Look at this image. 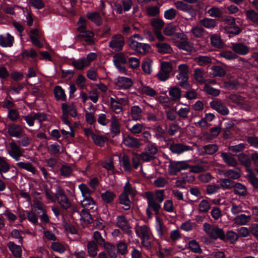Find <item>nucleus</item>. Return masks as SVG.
I'll use <instances>...</instances> for the list:
<instances>
[{
	"instance_id": "f257e3e1",
	"label": "nucleus",
	"mask_w": 258,
	"mask_h": 258,
	"mask_svg": "<svg viewBox=\"0 0 258 258\" xmlns=\"http://www.w3.org/2000/svg\"><path fill=\"white\" fill-rule=\"evenodd\" d=\"M204 228L207 234L211 238L214 239L220 238L223 240H225V233L223 229L207 223L204 224Z\"/></svg>"
},
{
	"instance_id": "f03ea898",
	"label": "nucleus",
	"mask_w": 258,
	"mask_h": 258,
	"mask_svg": "<svg viewBox=\"0 0 258 258\" xmlns=\"http://www.w3.org/2000/svg\"><path fill=\"white\" fill-rule=\"evenodd\" d=\"M62 115L61 116L62 121L66 124L70 125L71 122L69 120V113L70 115L75 117L77 116V109L75 106H69L66 103H62L61 105Z\"/></svg>"
},
{
	"instance_id": "7ed1b4c3",
	"label": "nucleus",
	"mask_w": 258,
	"mask_h": 258,
	"mask_svg": "<svg viewBox=\"0 0 258 258\" xmlns=\"http://www.w3.org/2000/svg\"><path fill=\"white\" fill-rule=\"evenodd\" d=\"M150 24L153 28L154 32L159 41H164L166 38L162 35L161 30L164 26V22L160 18H152L150 21Z\"/></svg>"
},
{
	"instance_id": "20e7f679",
	"label": "nucleus",
	"mask_w": 258,
	"mask_h": 258,
	"mask_svg": "<svg viewBox=\"0 0 258 258\" xmlns=\"http://www.w3.org/2000/svg\"><path fill=\"white\" fill-rule=\"evenodd\" d=\"M169 165V174L176 175L181 170L187 169L190 167L186 161H173L170 160Z\"/></svg>"
},
{
	"instance_id": "39448f33",
	"label": "nucleus",
	"mask_w": 258,
	"mask_h": 258,
	"mask_svg": "<svg viewBox=\"0 0 258 258\" xmlns=\"http://www.w3.org/2000/svg\"><path fill=\"white\" fill-rule=\"evenodd\" d=\"M130 47L142 55H145L149 53L151 49L149 44L138 42L132 38L130 39Z\"/></svg>"
},
{
	"instance_id": "423d86ee",
	"label": "nucleus",
	"mask_w": 258,
	"mask_h": 258,
	"mask_svg": "<svg viewBox=\"0 0 258 258\" xmlns=\"http://www.w3.org/2000/svg\"><path fill=\"white\" fill-rule=\"evenodd\" d=\"M234 22V18L227 16V33L229 34V37L237 35L241 31V28L235 24H233Z\"/></svg>"
},
{
	"instance_id": "0eeeda50",
	"label": "nucleus",
	"mask_w": 258,
	"mask_h": 258,
	"mask_svg": "<svg viewBox=\"0 0 258 258\" xmlns=\"http://www.w3.org/2000/svg\"><path fill=\"white\" fill-rule=\"evenodd\" d=\"M124 44V38L120 34L113 36L110 41L109 46L115 51H119L122 49Z\"/></svg>"
},
{
	"instance_id": "6e6552de",
	"label": "nucleus",
	"mask_w": 258,
	"mask_h": 258,
	"mask_svg": "<svg viewBox=\"0 0 258 258\" xmlns=\"http://www.w3.org/2000/svg\"><path fill=\"white\" fill-rule=\"evenodd\" d=\"M146 198L148 200V208L152 209L155 212L156 215L159 214V211L161 208L159 204L157 203L155 201L154 195L150 191L146 192Z\"/></svg>"
},
{
	"instance_id": "1a4fd4ad",
	"label": "nucleus",
	"mask_w": 258,
	"mask_h": 258,
	"mask_svg": "<svg viewBox=\"0 0 258 258\" xmlns=\"http://www.w3.org/2000/svg\"><path fill=\"white\" fill-rule=\"evenodd\" d=\"M233 188L234 192L239 196H245L247 195V189L244 185L240 183H232L227 179V188Z\"/></svg>"
},
{
	"instance_id": "9d476101",
	"label": "nucleus",
	"mask_w": 258,
	"mask_h": 258,
	"mask_svg": "<svg viewBox=\"0 0 258 258\" xmlns=\"http://www.w3.org/2000/svg\"><path fill=\"white\" fill-rule=\"evenodd\" d=\"M8 133L11 137H18L23 133V129L20 125L9 124L8 126Z\"/></svg>"
},
{
	"instance_id": "9b49d317",
	"label": "nucleus",
	"mask_w": 258,
	"mask_h": 258,
	"mask_svg": "<svg viewBox=\"0 0 258 258\" xmlns=\"http://www.w3.org/2000/svg\"><path fill=\"white\" fill-rule=\"evenodd\" d=\"M22 245H17L13 241H10L7 244L9 250L12 252L13 255L16 258H21L22 256Z\"/></svg>"
},
{
	"instance_id": "f8f14e48",
	"label": "nucleus",
	"mask_w": 258,
	"mask_h": 258,
	"mask_svg": "<svg viewBox=\"0 0 258 258\" xmlns=\"http://www.w3.org/2000/svg\"><path fill=\"white\" fill-rule=\"evenodd\" d=\"M232 49L235 53L242 55H246L249 52V48L242 43H232Z\"/></svg>"
},
{
	"instance_id": "ddd939ff",
	"label": "nucleus",
	"mask_w": 258,
	"mask_h": 258,
	"mask_svg": "<svg viewBox=\"0 0 258 258\" xmlns=\"http://www.w3.org/2000/svg\"><path fill=\"white\" fill-rule=\"evenodd\" d=\"M117 225L122 230L131 233L130 226L124 216H119L117 218Z\"/></svg>"
},
{
	"instance_id": "4468645a",
	"label": "nucleus",
	"mask_w": 258,
	"mask_h": 258,
	"mask_svg": "<svg viewBox=\"0 0 258 258\" xmlns=\"http://www.w3.org/2000/svg\"><path fill=\"white\" fill-rule=\"evenodd\" d=\"M149 230V227L146 225L140 227L142 243L144 245L148 246L150 244V242L149 241L150 238Z\"/></svg>"
},
{
	"instance_id": "2eb2a0df",
	"label": "nucleus",
	"mask_w": 258,
	"mask_h": 258,
	"mask_svg": "<svg viewBox=\"0 0 258 258\" xmlns=\"http://www.w3.org/2000/svg\"><path fill=\"white\" fill-rule=\"evenodd\" d=\"M133 83L132 79L121 77L118 78L116 85L119 88L126 89L130 88L132 86Z\"/></svg>"
},
{
	"instance_id": "dca6fc26",
	"label": "nucleus",
	"mask_w": 258,
	"mask_h": 258,
	"mask_svg": "<svg viewBox=\"0 0 258 258\" xmlns=\"http://www.w3.org/2000/svg\"><path fill=\"white\" fill-rule=\"evenodd\" d=\"M172 152L176 154H180L184 151L189 150L190 147L188 146L184 145L182 144H173L169 147Z\"/></svg>"
},
{
	"instance_id": "f3484780",
	"label": "nucleus",
	"mask_w": 258,
	"mask_h": 258,
	"mask_svg": "<svg viewBox=\"0 0 258 258\" xmlns=\"http://www.w3.org/2000/svg\"><path fill=\"white\" fill-rule=\"evenodd\" d=\"M10 145L11 148L10 154L16 160H18L19 158L22 156V152L20 148L15 142L10 143Z\"/></svg>"
},
{
	"instance_id": "a211bd4d",
	"label": "nucleus",
	"mask_w": 258,
	"mask_h": 258,
	"mask_svg": "<svg viewBox=\"0 0 258 258\" xmlns=\"http://www.w3.org/2000/svg\"><path fill=\"white\" fill-rule=\"evenodd\" d=\"M158 48V51L162 54H170L172 52V49L170 45L166 43L159 42L156 44Z\"/></svg>"
},
{
	"instance_id": "6ab92c4d",
	"label": "nucleus",
	"mask_w": 258,
	"mask_h": 258,
	"mask_svg": "<svg viewBox=\"0 0 258 258\" xmlns=\"http://www.w3.org/2000/svg\"><path fill=\"white\" fill-rule=\"evenodd\" d=\"M14 39L9 33L7 34V36L0 35V45L3 47H11L13 44Z\"/></svg>"
},
{
	"instance_id": "aec40b11",
	"label": "nucleus",
	"mask_w": 258,
	"mask_h": 258,
	"mask_svg": "<svg viewBox=\"0 0 258 258\" xmlns=\"http://www.w3.org/2000/svg\"><path fill=\"white\" fill-rule=\"evenodd\" d=\"M124 144L131 148H138L140 146L139 140L136 138L127 136L123 139Z\"/></svg>"
},
{
	"instance_id": "412c9836",
	"label": "nucleus",
	"mask_w": 258,
	"mask_h": 258,
	"mask_svg": "<svg viewBox=\"0 0 258 258\" xmlns=\"http://www.w3.org/2000/svg\"><path fill=\"white\" fill-rule=\"evenodd\" d=\"M174 5L177 9L181 11L187 12L189 13H192L194 12L192 6L186 4L182 1H177L174 3Z\"/></svg>"
},
{
	"instance_id": "4be33fe9",
	"label": "nucleus",
	"mask_w": 258,
	"mask_h": 258,
	"mask_svg": "<svg viewBox=\"0 0 258 258\" xmlns=\"http://www.w3.org/2000/svg\"><path fill=\"white\" fill-rule=\"evenodd\" d=\"M247 174L246 178L248 181L252 185L253 187L255 189L258 188V178L255 176L252 170L250 169H246Z\"/></svg>"
},
{
	"instance_id": "5701e85b",
	"label": "nucleus",
	"mask_w": 258,
	"mask_h": 258,
	"mask_svg": "<svg viewBox=\"0 0 258 258\" xmlns=\"http://www.w3.org/2000/svg\"><path fill=\"white\" fill-rule=\"evenodd\" d=\"M111 132L114 136L120 133V124L115 116H112L111 119Z\"/></svg>"
},
{
	"instance_id": "b1692460",
	"label": "nucleus",
	"mask_w": 258,
	"mask_h": 258,
	"mask_svg": "<svg viewBox=\"0 0 258 258\" xmlns=\"http://www.w3.org/2000/svg\"><path fill=\"white\" fill-rule=\"evenodd\" d=\"M251 218L250 215L240 214L234 218V221L237 225H243L249 222Z\"/></svg>"
},
{
	"instance_id": "393cba45",
	"label": "nucleus",
	"mask_w": 258,
	"mask_h": 258,
	"mask_svg": "<svg viewBox=\"0 0 258 258\" xmlns=\"http://www.w3.org/2000/svg\"><path fill=\"white\" fill-rule=\"evenodd\" d=\"M218 150V147L214 144L204 146L201 150L200 155L213 154Z\"/></svg>"
},
{
	"instance_id": "a878e982",
	"label": "nucleus",
	"mask_w": 258,
	"mask_h": 258,
	"mask_svg": "<svg viewBox=\"0 0 258 258\" xmlns=\"http://www.w3.org/2000/svg\"><path fill=\"white\" fill-rule=\"evenodd\" d=\"M87 18L98 25H100L102 23V19L98 12L88 13L86 15Z\"/></svg>"
},
{
	"instance_id": "bb28decb",
	"label": "nucleus",
	"mask_w": 258,
	"mask_h": 258,
	"mask_svg": "<svg viewBox=\"0 0 258 258\" xmlns=\"http://www.w3.org/2000/svg\"><path fill=\"white\" fill-rule=\"evenodd\" d=\"M212 108L223 115L226 114V108L220 101H213L210 103Z\"/></svg>"
},
{
	"instance_id": "cd10ccee",
	"label": "nucleus",
	"mask_w": 258,
	"mask_h": 258,
	"mask_svg": "<svg viewBox=\"0 0 258 258\" xmlns=\"http://www.w3.org/2000/svg\"><path fill=\"white\" fill-rule=\"evenodd\" d=\"M171 100L173 101H179L181 98V92L179 88L177 87H171L169 91Z\"/></svg>"
},
{
	"instance_id": "c85d7f7f",
	"label": "nucleus",
	"mask_w": 258,
	"mask_h": 258,
	"mask_svg": "<svg viewBox=\"0 0 258 258\" xmlns=\"http://www.w3.org/2000/svg\"><path fill=\"white\" fill-rule=\"evenodd\" d=\"M101 197L105 203L109 204L113 201L116 195L113 192L107 190L101 194Z\"/></svg>"
},
{
	"instance_id": "c756f323",
	"label": "nucleus",
	"mask_w": 258,
	"mask_h": 258,
	"mask_svg": "<svg viewBox=\"0 0 258 258\" xmlns=\"http://www.w3.org/2000/svg\"><path fill=\"white\" fill-rule=\"evenodd\" d=\"M94 34L93 32L90 31H87L86 30L84 32L81 33V34H78L76 37V39L77 40H79L81 38H86L85 41L89 43L92 42V40L91 39V38L93 37Z\"/></svg>"
},
{
	"instance_id": "7c9ffc66",
	"label": "nucleus",
	"mask_w": 258,
	"mask_h": 258,
	"mask_svg": "<svg viewBox=\"0 0 258 258\" xmlns=\"http://www.w3.org/2000/svg\"><path fill=\"white\" fill-rule=\"evenodd\" d=\"M119 203L121 205H124L123 208L124 210H127L130 209L131 207V201L128 198V195L124 193H122L119 196Z\"/></svg>"
},
{
	"instance_id": "2f4dec72",
	"label": "nucleus",
	"mask_w": 258,
	"mask_h": 258,
	"mask_svg": "<svg viewBox=\"0 0 258 258\" xmlns=\"http://www.w3.org/2000/svg\"><path fill=\"white\" fill-rule=\"evenodd\" d=\"M104 247L110 258L117 257V254L116 252V248L114 245L110 243L106 242V243L104 245Z\"/></svg>"
},
{
	"instance_id": "473e14b6",
	"label": "nucleus",
	"mask_w": 258,
	"mask_h": 258,
	"mask_svg": "<svg viewBox=\"0 0 258 258\" xmlns=\"http://www.w3.org/2000/svg\"><path fill=\"white\" fill-rule=\"evenodd\" d=\"M194 60L201 66H206L212 63V59L207 56H199L194 58Z\"/></svg>"
},
{
	"instance_id": "72a5a7b5",
	"label": "nucleus",
	"mask_w": 258,
	"mask_h": 258,
	"mask_svg": "<svg viewBox=\"0 0 258 258\" xmlns=\"http://www.w3.org/2000/svg\"><path fill=\"white\" fill-rule=\"evenodd\" d=\"M53 91L55 97L57 100H60L61 101L66 100V97L64 91L60 86H55Z\"/></svg>"
},
{
	"instance_id": "f704fd0d",
	"label": "nucleus",
	"mask_w": 258,
	"mask_h": 258,
	"mask_svg": "<svg viewBox=\"0 0 258 258\" xmlns=\"http://www.w3.org/2000/svg\"><path fill=\"white\" fill-rule=\"evenodd\" d=\"M88 253L90 256L94 257L97 255L98 247L94 241H89L87 244Z\"/></svg>"
},
{
	"instance_id": "c9c22d12",
	"label": "nucleus",
	"mask_w": 258,
	"mask_h": 258,
	"mask_svg": "<svg viewBox=\"0 0 258 258\" xmlns=\"http://www.w3.org/2000/svg\"><path fill=\"white\" fill-rule=\"evenodd\" d=\"M247 19L254 23L258 24V13L253 10H248L245 12Z\"/></svg>"
},
{
	"instance_id": "e433bc0d",
	"label": "nucleus",
	"mask_w": 258,
	"mask_h": 258,
	"mask_svg": "<svg viewBox=\"0 0 258 258\" xmlns=\"http://www.w3.org/2000/svg\"><path fill=\"white\" fill-rule=\"evenodd\" d=\"M178 47L187 52H191L194 49L192 43L184 40L180 41L178 44Z\"/></svg>"
},
{
	"instance_id": "4c0bfd02",
	"label": "nucleus",
	"mask_w": 258,
	"mask_h": 258,
	"mask_svg": "<svg viewBox=\"0 0 258 258\" xmlns=\"http://www.w3.org/2000/svg\"><path fill=\"white\" fill-rule=\"evenodd\" d=\"M72 64L77 70H82L85 67L88 66V62L85 61V58H81L78 60H74L72 61Z\"/></svg>"
},
{
	"instance_id": "58836bf2",
	"label": "nucleus",
	"mask_w": 258,
	"mask_h": 258,
	"mask_svg": "<svg viewBox=\"0 0 258 258\" xmlns=\"http://www.w3.org/2000/svg\"><path fill=\"white\" fill-rule=\"evenodd\" d=\"M238 157L240 162L245 166L247 169H249V168L251 166V161L249 157L247 155L242 153L239 154Z\"/></svg>"
},
{
	"instance_id": "ea45409f",
	"label": "nucleus",
	"mask_w": 258,
	"mask_h": 258,
	"mask_svg": "<svg viewBox=\"0 0 258 258\" xmlns=\"http://www.w3.org/2000/svg\"><path fill=\"white\" fill-rule=\"evenodd\" d=\"M142 109L138 106L132 107L131 115L134 120H139L142 116Z\"/></svg>"
},
{
	"instance_id": "a19ab883",
	"label": "nucleus",
	"mask_w": 258,
	"mask_h": 258,
	"mask_svg": "<svg viewBox=\"0 0 258 258\" xmlns=\"http://www.w3.org/2000/svg\"><path fill=\"white\" fill-rule=\"evenodd\" d=\"M83 207L87 209H93V206H95V202L92 198L89 196V197H84V199L81 202Z\"/></svg>"
},
{
	"instance_id": "79ce46f5",
	"label": "nucleus",
	"mask_w": 258,
	"mask_h": 258,
	"mask_svg": "<svg viewBox=\"0 0 258 258\" xmlns=\"http://www.w3.org/2000/svg\"><path fill=\"white\" fill-rule=\"evenodd\" d=\"M17 166L21 169H24L28 170L33 174L35 173L36 169L35 167L30 163L28 162H19L17 163Z\"/></svg>"
},
{
	"instance_id": "37998d69",
	"label": "nucleus",
	"mask_w": 258,
	"mask_h": 258,
	"mask_svg": "<svg viewBox=\"0 0 258 258\" xmlns=\"http://www.w3.org/2000/svg\"><path fill=\"white\" fill-rule=\"evenodd\" d=\"M194 76L195 79L200 84H203L205 82V80L204 77V73L201 69H196L194 71Z\"/></svg>"
},
{
	"instance_id": "c03bdc74",
	"label": "nucleus",
	"mask_w": 258,
	"mask_h": 258,
	"mask_svg": "<svg viewBox=\"0 0 258 258\" xmlns=\"http://www.w3.org/2000/svg\"><path fill=\"white\" fill-rule=\"evenodd\" d=\"M176 31V26L172 23L168 24L163 30L164 34L168 36L172 35Z\"/></svg>"
},
{
	"instance_id": "a18cd8bd",
	"label": "nucleus",
	"mask_w": 258,
	"mask_h": 258,
	"mask_svg": "<svg viewBox=\"0 0 258 258\" xmlns=\"http://www.w3.org/2000/svg\"><path fill=\"white\" fill-rule=\"evenodd\" d=\"M188 248L195 253H200L202 252L199 243L195 240H192L189 242Z\"/></svg>"
},
{
	"instance_id": "49530a36",
	"label": "nucleus",
	"mask_w": 258,
	"mask_h": 258,
	"mask_svg": "<svg viewBox=\"0 0 258 258\" xmlns=\"http://www.w3.org/2000/svg\"><path fill=\"white\" fill-rule=\"evenodd\" d=\"M200 23L205 27L207 28H214L216 26V22L215 20L211 19H204L200 21Z\"/></svg>"
},
{
	"instance_id": "de8ad7c7",
	"label": "nucleus",
	"mask_w": 258,
	"mask_h": 258,
	"mask_svg": "<svg viewBox=\"0 0 258 258\" xmlns=\"http://www.w3.org/2000/svg\"><path fill=\"white\" fill-rule=\"evenodd\" d=\"M240 170L238 168L227 170V177L229 178L237 179L240 177Z\"/></svg>"
},
{
	"instance_id": "09e8293b",
	"label": "nucleus",
	"mask_w": 258,
	"mask_h": 258,
	"mask_svg": "<svg viewBox=\"0 0 258 258\" xmlns=\"http://www.w3.org/2000/svg\"><path fill=\"white\" fill-rule=\"evenodd\" d=\"M117 252L121 255H125L127 253V245L124 242L120 241L116 245Z\"/></svg>"
},
{
	"instance_id": "8fccbe9b",
	"label": "nucleus",
	"mask_w": 258,
	"mask_h": 258,
	"mask_svg": "<svg viewBox=\"0 0 258 258\" xmlns=\"http://www.w3.org/2000/svg\"><path fill=\"white\" fill-rule=\"evenodd\" d=\"M141 91L142 93L151 97H154L157 95L156 91L149 86H142L141 88Z\"/></svg>"
},
{
	"instance_id": "3c124183",
	"label": "nucleus",
	"mask_w": 258,
	"mask_h": 258,
	"mask_svg": "<svg viewBox=\"0 0 258 258\" xmlns=\"http://www.w3.org/2000/svg\"><path fill=\"white\" fill-rule=\"evenodd\" d=\"M18 137L20 138V140L18 141L20 145L26 147L30 144V139L23 133Z\"/></svg>"
},
{
	"instance_id": "603ef678",
	"label": "nucleus",
	"mask_w": 258,
	"mask_h": 258,
	"mask_svg": "<svg viewBox=\"0 0 258 258\" xmlns=\"http://www.w3.org/2000/svg\"><path fill=\"white\" fill-rule=\"evenodd\" d=\"M245 148V145L242 143L239 144L231 146L228 147V150L233 154H236L238 152L243 151Z\"/></svg>"
},
{
	"instance_id": "864d4df0",
	"label": "nucleus",
	"mask_w": 258,
	"mask_h": 258,
	"mask_svg": "<svg viewBox=\"0 0 258 258\" xmlns=\"http://www.w3.org/2000/svg\"><path fill=\"white\" fill-rule=\"evenodd\" d=\"M152 62V60L150 59H146L144 62L143 63L142 65V70L143 71L148 74H150L151 72V63Z\"/></svg>"
},
{
	"instance_id": "5fc2aeb1",
	"label": "nucleus",
	"mask_w": 258,
	"mask_h": 258,
	"mask_svg": "<svg viewBox=\"0 0 258 258\" xmlns=\"http://www.w3.org/2000/svg\"><path fill=\"white\" fill-rule=\"evenodd\" d=\"M106 138L97 135H93L92 140L94 143L99 146H103Z\"/></svg>"
},
{
	"instance_id": "6e6d98bb",
	"label": "nucleus",
	"mask_w": 258,
	"mask_h": 258,
	"mask_svg": "<svg viewBox=\"0 0 258 258\" xmlns=\"http://www.w3.org/2000/svg\"><path fill=\"white\" fill-rule=\"evenodd\" d=\"M204 90L208 94L214 96H217L220 94V91L219 90L212 88L208 84H206L205 85Z\"/></svg>"
},
{
	"instance_id": "4d7b16f0",
	"label": "nucleus",
	"mask_w": 258,
	"mask_h": 258,
	"mask_svg": "<svg viewBox=\"0 0 258 258\" xmlns=\"http://www.w3.org/2000/svg\"><path fill=\"white\" fill-rule=\"evenodd\" d=\"M199 207L200 212L206 213L210 209V205L207 200H203L200 202Z\"/></svg>"
},
{
	"instance_id": "13d9d810",
	"label": "nucleus",
	"mask_w": 258,
	"mask_h": 258,
	"mask_svg": "<svg viewBox=\"0 0 258 258\" xmlns=\"http://www.w3.org/2000/svg\"><path fill=\"white\" fill-rule=\"evenodd\" d=\"M211 44L213 46L217 48H221L223 47V43L221 41L220 38L217 36H212L211 37Z\"/></svg>"
},
{
	"instance_id": "bf43d9fd",
	"label": "nucleus",
	"mask_w": 258,
	"mask_h": 258,
	"mask_svg": "<svg viewBox=\"0 0 258 258\" xmlns=\"http://www.w3.org/2000/svg\"><path fill=\"white\" fill-rule=\"evenodd\" d=\"M114 58L113 61L114 63H120L124 64L127 62L125 55L122 53L115 54L114 55Z\"/></svg>"
},
{
	"instance_id": "052dcab7",
	"label": "nucleus",
	"mask_w": 258,
	"mask_h": 258,
	"mask_svg": "<svg viewBox=\"0 0 258 258\" xmlns=\"http://www.w3.org/2000/svg\"><path fill=\"white\" fill-rule=\"evenodd\" d=\"M238 65L239 67L245 68L250 69L252 67V64L247 60L242 57H239L237 59Z\"/></svg>"
},
{
	"instance_id": "680f3d73",
	"label": "nucleus",
	"mask_w": 258,
	"mask_h": 258,
	"mask_svg": "<svg viewBox=\"0 0 258 258\" xmlns=\"http://www.w3.org/2000/svg\"><path fill=\"white\" fill-rule=\"evenodd\" d=\"M213 74L215 76L221 77L225 75V72L223 69L219 66H214L211 68Z\"/></svg>"
},
{
	"instance_id": "e2e57ef3",
	"label": "nucleus",
	"mask_w": 258,
	"mask_h": 258,
	"mask_svg": "<svg viewBox=\"0 0 258 258\" xmlns=\"http://www.w3.org/2000/svg\"><path fill=\"white\" fill-rule=\"evenodd\" d=\"M172 69V65L170 62H163L161 63V70L167 75H169Z\"/></svg>"
},
{
	"instance_id": "0e129e2a",
	"label": "nucleus",
	"mask_w": 258,
	"mask_h": 258,
	"mask_svg": "<svg viewBox=\"0 0 258 258\" xmlns=\"http://www.w3.org/2000/svg\"><path fill=\"white\" fill-rule=\"evenodd\" d=\"M66 195H65L64 191L60 186H58L56 192L55 194V198L56 201H62V200L66 199Z\"/></svg>"
},
{
	"instance_id": "69168bd1",
	"label": "nucleus",
	"mask_w": 258,
	"mask_h": 258,
	"mask_svg": "<svg viewBox=\"0 0 258 258\" xmlns=\"http://www.w3.org/2000/svg\"><path fill=\"white\" fill-rule=\"evenodd\" d=\"M177 14V11L173 8L166 11L164 13V17L168 20L173 19Z\"/></svg>"
},
{
	"instance_id": "338daca9",
	"label": "nucleus",
	"mask_w": 258,
	"mask_h": 258,
	"mask_svg": "<svg viewBox=\"0 0 258 258\" xmlns=\"http://www.w3.org/2000/svg\"><path fill=\"white\" fill-rule=\"evenodd\" d=\"M147 11L149 16L154 17L159 14L160 9L157 6L150 7L147 9Z\"/></svg>"
},
{
	"instance_id": "774afa93",
	"label": "nucleus",
	"mask_w": 258,
	"mask_h": 258,
	"mask_svg": "<svg viewBox=\"0 0 258 258\" xmlns=\"http://www.w3.org/2000/svg\"><path fill=\"white\" fill-rule=\"evenodd\" d=\"M246 139L247 142L251 146L258 149V137H247Z\"/></svg>"
}]
</instances>
